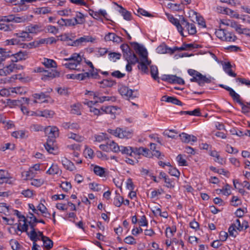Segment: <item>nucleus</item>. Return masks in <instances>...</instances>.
<instances>
[{
  "mask_svg": "<svg viewBox=\"0 0 250 250\" xmlns=\"http://www.w3.org/2000/svg\"><path fill=\"white\" fill-rule=\"evenodd\" d=\"M28 17L27 16H23L21 17H15L14 21L16 22H24L26 21H28Z\"/></svg>",
  "mask_w": 250,
  "mask_h": 250,
  "instance_id": "obj_61",
  "label": "nucleus"
},
{
  "mask_svg": "<svg viewBox=\"0 0 250 250\" xmlns=\"http://www.w3.org/2000/svg\"><path fill=\"white\" fill-rule=\"evenodd\" d=\"M9 177L8 172L2 169L0 170V184L3 183H8Z\"/></svg>",
  "mask_w": 250,
  "mask_h": 250,
  "instance_id": "obj_19",
  "label": "nucleus"
},
{
  "mask_svg": "<svg viewBox=\"0 0 250 250\" xmlns=\"http://www.w3.org/2000/svg\"><path fill=\"white\" fill-rule=\"evenodd\" d=\"M94 172L100 177L105 176V169L98 166H95L93 169Z\"/></svg>",
  "mask_w": 250,
  "mask_h": 250,
  "instance_id": "obj_24",
  "label": "nucleus"
},
{
  "mask_svg": "<svg viewBox=\"0 0 250 250\" xmlns=\"http://www.w3.org/2000/svg\"><path fill=\"white\" fill-rule=\"evenodd\" d=\"M236 224H231L229 228V233L230 236L236 237L238 233L236 230Z\"/></svg>",
  "mask_w": 250,
  "mask_h": 250,
  "instance_id": "obj_39",
  "label": "nucleus"
},
{
  "mask_svg": "<svg viewBox=\"0 0 250 250\" xmlns=\"http://www.w3.org/2000/svg\"><path fill=\"white\" fill-rule=\"evenodd\" d=\"M171 83H178L179 84H184L185 81L181 78L178 77L176 75H173V77L171 79Z\"/></svg>",
  "mask_w": 250,
  "mask_h": 250,
  "instance_id": "obj_42",
  "label": "nucleus"
},
{
  "mask_svg": "<svg viewBox=\"0 0 250 250\" xmlns=\"http://www.w3.org/2000/svg\"><path fill=\"white\" fill-rule=\"evenodd\" d=\"M62 163L64 167L70 171H73L75 168L74 164L65 158L62 160Z\"/></svg>",
  "mask_w": 250,
  "mask_h": 250,
  "instance_id": "obj_18",
  "label": "nucleus"
},
{
  "mask_svg": "<svg viewBox=\"0 0 250 250\" xmlns=\"http://www.w3.org/2000/svg\"><path fill=\"white\" fill-rule=\"evenodd\" d=\"M226 151L229 153H237L238 152V150L237 149L229 145H227L226 146Z\"/></svg>",
  "mask_w": 250,
  "mask_h": 250,
  "instance_id": "obj_62",
  "label": "nucleus"
},
{
  "mask_svg": "<svg viewBox=\"0 0 250 250\" xmlns=\"http://www.w3.org/2000/svg\"><path fill=\"white\" fill-rule=\"evenodd\" d=\"M188 73L190 75V76H195L197 77H202V74L201 73H200V72L195 70H193V69H188Z\"/></svg>",
  "mask_w": 250,
  "mask_h": 250,
  "instance_id": "obj_60",
  "label": "nucleus"
},
{
  "mask_svg": "<svg viewBox=\"0 0 250 250\" xmlns=\"http://www.w3.org/2000/svg\"><path fill=\"white\" fill-rule=\"evenodd\" d=\"M41 28V26L39 24H30L26 27L25 30L29 34V33L36 34L42 31Z\"/></svg>",
  "mask_w": 250,
  "mask_h": 250,
  "instance_id": "obj_11",
  "label": "nucleus"
},
{
  "mask_svg": "<svg viewBox=\"0 0 250 250\" xmlns=\"http://www.w3.org/2000/svg\"><path fill=\"white\" fill-rule=\"evenodd\" d=\"M126 188L130 190H133L134 188V185L131 178H128L127 180Z\"/></svg>",
  "mask_w": 250,
  "mask_h": 250,
  "instance_id": "obj_64",
  "label": "nucleus"
},
{
  "mask_svg": "<svg viewBox=\"0 0 250 250\" xmlns=\"http://www.w3.org/2000/svg\"><path fill=\"white\" fill-rule=\"evenodd\" d=\"M55 112L50 110L45 109L43 111V117L45 118H52Z\"/></svg>",
  "mask_w": 250,
  "mask_h": 250,
  "instance_id": "obj_53",
  "label": "nucleus"
},
{
  "mask_svg": "<svg viewBox=\"0 0 250 250\" xmlns=\"http://www.w3.org/2000/svg\"><path fill=\"white\" fill-rule=\"evenodd\" d=\"M71 59L77 64H80L81 62L82 61V59L80 54L77 53H74L71 56Z\"/></svg>",
  "mask_w": 250,
  "mask_h": 250,
  "instance_id": "obj_48",
  "label": "nucleus"
},
{
  "mask_svg": "<svg viewBox=\"0 0 250 250\" xmlns=\"http://www.w3.org/2000/svg\"><path fill=\"white\" fill-rule=\"evenodd\" d=\"M168 173L171 175L176 177H179L180 175V173L179 170L175 167H173L172 166H170V167H169L168 169Z\"/></svg>",
  "mask_w": 250,
  "mask_h": 250,
  "instance_id": "obj_45",
  "label": "nucleus"
},
{
  "mask_svg": "<svg viewBox=\"0 0 250 250\" xmlns=\"http://www.w3.org/2000/svg\"><path fill=\"white\" fill-rule=\"evenodd\" d=\"M74 22L76 24H82L85 21L84 16L81 12H77L76 17L74 18Z\"/></svg>",
  "mask_w": 250,
  "mask_h": 250,
  "instance_id": "obj_20",
  "label": "nucleus"
},
{
  "mask_svg": "<svg viewBox=\"0 0 250 250\" xmlns=\"http://www.w3.org/2000/svg\"><path fill=\"white\" fill-rule=\"evenodd\" d=\"M131 47L141 57L140 61H139L138 67L144 73L148 72L147 65H149L151 61H149L147 57L146 49L137 42H130Z\"/></svg>",
  "mask_w": 250,
  "mask_h": 250,
  "instance_id": "obj_1",
  "label": "nucleus"
},
{
  "mask_svg": "<svg viewBox=\"0 0 250 250\" xmlns=\"http://www.w3.org/2000/svg\"><path fill=\"white\" fill-rule=\"evenodd\" d=\"M150 74L153 79L157 80L158 83H160L159 78L158 76V70L156 66H150Z\"/></svg>",
  "mask_w": 250,
  "mask_h": 250,
  "instance_id": "obj_23",
  "label": "nucleus"
},
{
  "mask_svg": "<svg viewBox=\"0 0 250 250\" xmlns=\"http://www.w3.org/2000/svg\"><path fill=\"white\" fill-rule=\"evenodd\" d=\"M95 40V39L92 38L91 36H83L77 39L76 40L72 42V44H68L71 46H78L82 45L83 42H93Z\"/></svg>",
  "mask_w": 250,
  "mask_h": 250,
  "instance_id": "obj_5",
  "label": "nucleus"
},
{
  "mask_svg": "<svg viewBox=\"0 0 250 250\" xmlns=\"http://www.w3.org/2000/svg\"><path fill=\"white\" fill-rule=\"evenodd\" d=\"M198 45L197 44H193V43H189L187 44L186 43H184L182 46L179 47V50H186L188 49H192V48H197Z\"/></svg>",
  "mask_w": 250,
  "mask_h": 250,
  "instance_id": "obj_35",
  "label": "nucleus"
},
{
  "mask_svg": "<svg viewBox=\"0 0 250 250\" xmlns=\"http://www.w3.org/2000/svg\"><path fill=\"white\" fill-rule=\"evenodd\" d=\"M176 231V228L175 226L173 227L172 228H171L170 227H167L166 229V234L167 237H171L173 234L174 232H175Z\"/></svg>",
  "mask_w": 250,
  "mask_h": 250,
  "instance_id": "obj_41",
  "label": "nucleus"
},
{
  "mask_svg": "<svg viewBox=\"0 0 250 250\" xmlns=\"http://www.w3.org/2000/svg\"><path fill=\"white\" fill-rule=\"evenodd\" d=\"M55 142V139H48L44 145L46 150L50 153H53V150L55 149L54 147Z\"/></svg>",
  "mask_w": 250,
  "mask_h": 250,
  "instance_id": "obj_15",
  "label": "nucleus"
},
{
  "mask_svg": "<svg viewBox=\"0 0 250 250\" xmlns=\"http://www.w3.org/2000/svg\"><path fill=\"white\" fill-rule=\"evenodd\" d=\"M118 109H119V108H118L117 106H106L104 108V113L106 114H111L114 115Z\"/></svg>",
  "mask_w": 250,
  "mask_h": 250,
  "instance_id": "obj_33",
  "label": "nucleus"
},
{
  "mask_svg": "<svg viewBox=\"0 0 250 250\" xmlns=\"http://www.w3.org/2000/svg\"><path fill=\"white\" fill-rule=\"evenodd\" d=\"M237 39V37L231 32H227L226 36L224 38V41L226 42H234Z\"/></svg>",
  "mask_w": 250,
  "mask_h": 250,
  "instance_id": "obj_38",
  "label": "nucleus"
},
{
  "mask_svg": "<svg viewBox=\"0 0 250 250\" xmlns=\"http://www.w3.org/2000/svg\"><path fill=\"white\" fill-rule=\"evenodd\" d=\"M46 135L48 136V139H55L59 136V129L56 126H47L44 128Z\"/></svg>",
  "mask_w": 250,
  "mask_h": 250,
  "instance_id": "obj_2",
  "label": "nucleus"
},
{
  "mask_svg": "<svg viewBox=\"0 0 250 250\" xmlns=\"http://www.w3.org/2000/svg\"><path fill=\"white\" fill-rule=\"evenodd\" d=\"M107 145H108L109 150L115 152L119 151L120 146H119L115 142L108 141L107 142Z\"/></svg>",
  "mask_w": 250,
  "mask_h": 250,
  "instance_id": "obj_28",
  "label": "nucleus"
},
{
  "mask_svg": "<svg viewBox=\"0 0 250 250\" xmlns=\"http://www.w3.org/2000/svg\"><path fill=\"white\" fill-rule=\"evenodd\" d=\"M130 146L125 147L124 146H121L119 151H121L123 154H125L130 156H132V152H131Z\"/></svg>",
  "mask_w": 250,
  "mask_h": 250,
  "instance_id": "obj_43",
  "label": "nucleus"
},
{
  "mask_svg": "<svg viewBox=\"0 0 250 250\" xmlns=\"http://www.w3.org/2000/svg\"><path fill=\"white\" fill-rule=\"evenodd\" d=\"M6 104L11 107L15 106H20L22 104L21 100H11L7 99Z\"/></svg>",
  "mask_w": 250,
  "mask_h": 250,
  "instance_id": "obj_22",
  "label": "nucleus"
},
{
  "mask_svg": "<svg viewBox=\"0 0 250 250\" xmlns=\"http://www.w3.org/2000/svg\"><path fill=\"white\" fill-rule=\"evenodd\" d=\"M100 83L103 84L102 86L104 87H111L113 85L116 84V82L115 81L110 80V79H105L103 80L101 82H100Z\"/></svg>",
  "mask_w": 250,
  "mask_h": 250,
  "instance_id": "obj_30",
  "label": "nucleus"
},
{
  "mask_svg": "<svg viewBox=\"0 0 250 250\" xmlns=\"http://www.w3.org/2000/svg\"><path fill=\"white\" fill-rule=\"evenodd\" d=\"M98 100L95 101V103H97L98 102L100 103H103L105 101H116V98L114 96L112 97H109V96H101L98 97Z\"/></svg>",
  "mask_w": 250,
  "mask_h": 250,
  "instance_id": "obj_37",
  "label": "nucleus"
},
{
  "mask_svg": "<svg viewBox=\"0 0 250 250\" xmlns=\"http://www.w3.org/2000/svg\"><path fill=\"white\" fill-rule=\"evenodd\" d=\"M104 40L106 41H112L117 43H119L123 41V39L121 37L117 36L113 33H108L104 37Z\"/></svg>",
  "mask_w": 250,
  "mask_h": 250,
  "instance_id": "obj_10",
  "label": "nucleus"
},
{
  "mask_svg": "<svg viewBox=\"0 0 250 250\" xmlns=\"http://www.w3.org/2000/svg\"><path fill=\"white\" fill-rule=\"evenodd\" d=\"M93 150L92 149L89 148H86L84 151V154H85L86 157L88 156L90 159L93 158Z\"/></svg>",
  "mask_w": 250,
  "mask_h": 250,
  "instance_id": "obj_59",
  "label": "nucleus"
},
{
  "mask_svg": "<svg viewBox=\"0 0 250 250\" xmlns=\"http://www.w3.org/2000/svg\"><path fill=\"white\" fill-rule=\"evenodd\" d=\"M14 35L19 38L21 42L26 41H30L32 39L31 36L28 33V32H27L26 30L25 31H22L16 33Z\"/></svg>",
  "mask_w": 250,
  "mask_h": 250,
  "instance_id": "obj_12",
  "label": "nucleus"
},
{
  "mask_svg": "<svg viewBox=\"0 0 250 250\" xmlns=\"http://www.w3.org/2000/svg\"><path fill=\"white\" fill-rule=\"evenodd\" d=\"M169 47L165 44L160 45L156 49L157 52L160 54L169 53Z\"/></svg>",
  "mask_w": 250,
  "mask_h": 250,
  "instance_id": "obj_29",
  "label": "nucleus"
},
{
  "mask_svg": "<svg viewBox=\"0 0 250 250\" xmlns=\"http://www.w3.org/2000/svg\"><path fill=\"white\" fill-rule=\"evenodd\" d=\"M119 92L122 96H124L126 98H134L136 96L133 94V91L128 88L127 86H122L119 89Z\"/></svg>",
  "mask_w": 250,
  "mask_h": 250,
  "instance_id": "obj_6",
  "label": "nucleus"
},
{
  "mask_svg": "<svg viewBox=\"0 0 250 250\" xmlns=\"http://www.w3.org/2000/svg\"><path fill=\"white\" fill-rule=\"evenodd\" d=\"M189 28H187L188 34L190 35H194L196 33V27L193 23H191Z\"/></svg>",
  "mask_w": 250,
  "mask_h": 250,
  "instance_id": "obj_56",
  "label": "nucleus"
},
{
  "mask_svg": "<svg viewBox=\"0 0 250 250\" xmlns=\"http://www.w3.org/2000/svg\"><path fill=\"white\" fill-rule=\"evenodd\" d=\"M121 48L123 51V57L125 60L132 59L133 56H136L127 44H122Z\"/></svg>",
  "mask_w": 250,
  "mask_h": 250,
  "instance_id": "obj_3",
  "label": "nucleus"
},
{
  "mask_svg": "<svg viewBox=\"0 0 250 250\" xmlns=\"http://www.w3.org/2000/svg\"><path fill=\"white\" fill-rule=\"evenodd\" d=\"M190 80L191 82L197 83L200 86H203L205 83H208L211 82V80L210 79L207 78L206 76H204L203 75L202 78L195 76L191 78Z\"/></svg>",
  "mask_w": 250,
  "mask_h": 250,
  "instance_id": "obj_9",
  "label": "nucleus"
},
{
  "mask_svg": "<svg viewBox=\"0 0 250 250\" xmlns=\"http://www.w3.org/2000/svg\"><path fill=\"white\" fill-rule=\"evenodd\" d=\"M43 183V181L41 179H34L32 180L31 184L37 187L41 186Z\"/></svg>",
  "mask_w": 250,
  "mask_h": 250,
  "instance_id": "obj_52",
  "label": "nucleus"
},
{
  "mask_svg": "<svg viewBox=\"0 0 250 250\" xmlns=\"http://www.w3.org/2000/svg\"><path fill=\"white\" fill-rule=\"evenodd\" d=\"M60 187L65 191L67 192L71 188L72 186L69 182H63L60 185Z\"/></svg>",
  "mask_w": 250,
  "mask_h": 250,
  "instance_id": "obj_44",
  "label": "nucleus"
},
{
  "mask_svg": "<svg viewBox=\"0 0 250 250\" xmlns=\"http://www.w3.org/2000/svg\"><path fill=\"white\" fill-rule=\"evenodd\" d=\"M27 52L25 51V52H22L21 51H19V52L16 53L15 54H11V55H10V54H8V55H6V56H16V60L15 61H18V60H21L22 59H25V57L26 56H27Z\"/></svg>",
  "mask_w": 250,
  "mask_h": 250,
  "instance_id": "obj_32",
  "label": "nucleus"
},
{
  "mask_svg": "<svg viewBox=\"0 0 250 250\" xmlns=\"http://www.w3.org/2000/svg\"><path fill=\"white\" fill-rule=\"evenodd\" d=\"M223 24L225 23L223 22ZM228 26H230L231 27L235 29V31L237 32L239 34L244 33V31H249V29L247 28L242 29L241 28V25L240 24H238L237 22L233 21H229L226 23H225Z\"/></svg>",
  "mask_w": 250,
  "mask_h": 250,
  "instance_id": "obj_8",
  "label": "nucleus"
},
{
  "mask_svg": "<svg viewBox=\"0 0 250 250\" xmlns=\"http://www.w3.org/2000/svg\"><path fill=\"white\" fill-rule=\"evenodd\" d=\"M12 136L16 138H23L25 136V132L22 130L14 131Z\"/></svg>",
  "mask_w": 250,
  "mask_h": 250,
  "instance_id": "obj_46",
  "label": "nucleus"
},
{
  "mask_svg": "<svg viewBox=\"0 0 250 250\" xmlns=\"http://www.w3.org/2000/svg\"><path fill=\"white\" fill-rule=\"evenodd\" d=\"M131 132L126 131L125 130H123L121 128V131L120 133H119V138H129L130 137L131 135Z\"/></svg>",
  "mask_w": 250,
  "mask_h": 250,
  "instance_id": "obj_47",
  "label": "nucleus"
},
{
  "mask_svg": "<svg viewBox=\"0 0 250 250\" xmlns=\"http://www.w3.org/2000/svg\"><path fill=\"white\" fill-rule=\"evenodd\" d=\"M162 100L178 105H182L183 104L182 103L180 100L174 97L164 96L162 97Z\"/></svg>",
  "mask_w": 250,
  "mask_h": 250,
  "instance_id": "obj_16",
  "label": "nucleus"
},
{
  "mask_svg": "<svg viewBox=\"0 0 250 250\" xmlns=\"http://www.w3.org/2000/svg\"><path fill=\"white\" fill-rule=\"evenodd\" d=\"M27 223H28V225L31 229V231L30 232V233H28V236L30 239H33L35 238L34 237L37 236V232L35 229L36 224L32 223V220L28 221Z\"/></svg>",
  "mask_w": 250,
  "mask_h": 250,
  "instance_id": "obj_17",
  "label": "nucleus"
},
{
  "mask_svg": "<svg viewBox=\"0 0 250 250\" xmlns=\"http://www.w3.org/2000/svg\"><path fill=\"white\" fill-rule=\"evenodd\" d=\"M181 141L185 143H188L190 141L196 142L197 141V137L194 135H190L186 133L183 132L179 134Z\"/></svg>",
  "mask_w": 250,
  "mask_h": 250,
  "instance_id": "obj_7",
  "label": "nucleus"
},
{
  "mask_svg": "<svg viewBox=\"0 0 250 250\" xmlns=\"http://www.w3.org/2000/svg\"><path fill=\"white\" fill-rule=\"evenodd\" d=\"M123 203V197L119 194H117L114 198L113 204L115 206L120 207Z\"/></svg>",
  "mask_w": 250,
  "mask_h": 250,
  "instance_id": "obj_36",
  "label": "nucleus"
},
{
  "mask_svg": "<svg viewBox=\"0 0 250 250\" xmlns=\"http://www.w3.org/2000/svg\"><path fill=\"white\" fill-rule=\"evenodd\" d=\"M68 138L72 139L79 142H82L83 140V137L73 133H71L70 135L68 136Z\"/></svg>",
  "mask_w": 250,
  "mask_h": 250,
  "instance_id": "obj_50",
  "label": "nucleus"
},
{
  "mask_svg": "<svg viewBox=\"0 0 250 250\" xmlns=\"http://www.w3.org/2000/svg\"><path fill=\"white\" fill-rule=\"evenodd\" d=\"M111 75H112V76H113L114 77H115V78H117L118 79H120V78H123L124 77H125V74L121 73L119 70H116V71H115L112 72Z\"/></svg>",
  "mask_w": 250,
  "mask_h": 250,
  "instance_id": "obj_57",
  "label": "nucleus"
},
{
  "mask_svg": "<svg viewBox=\"0 0 250 250\" xmlns=\"http://www.w3.org/2000/svg\"><path fill=\"white\" fill-rule=\"evenodd\" d=\"M79 64L75 62L66 63L64 64L66 68L72 70H77V66Z\"/></svg>",
  "mask_w": 250,
  "mask_h": 250,
  "instance_id": "obj_55",
  "label": "nucleus"
},
{
  "mask_svg": "<svg viewBox=\"0 0 250 250\" xmlns=\"http://www.w3.org/2000/svg\"><path fill=\"white\" fill-rule=\"evenodd\" d=\"M187 114L192 116H200V110L199 108H196L193 111H187Z\"/></svg>",
  "mask_w": 250,
  "mask_h": 250,
  "instance_id": "obj_54",
  "label": "nucleus"
},
{
  "mask_svg": "<svg viewBox=\"0 0 250 250\" xmlns=\"http://www.w3.org/2000/svg\"><path fill=\"white\" fill-rule=\"evenodd\" d=\"M42 63L47 68H56L57 66L56 62L51 59L44 58Z\"/></svg>",
  "mask_w": 250,
  "mask_h": 250,
  "instance_id": "obj_21",
  "label": "nucleus"
},
{
  "mask_svg": "<svg viewBox=\"0 0 250 250\" xmlns=\"http://www.w3.org/2000/svg\"><path fill=\"white\" fill-rule=\"evenodd\" d=\"M60 171L58 165L52 164L46 172L49 174H58Z\"/></svg>",
  "mask_w": 250,
  "mask_h": 250,
  "instance_id": "obj_27",
  "label": "nucleus"
},
{
  "mask_svg": "<svg viewBox=\"0 0 250 250\" xmlns=\"http://www.w3.org/2000/svg\"><path fill=\"white\" fill-rule=\"evenodd\" d=\"M130 149L131 152H132V153H133L134 154H137L138 155H143L147 157V154L146 153H143V151H146V150L144 149V147H140L139 148L131 147H130Z\"/></svg>",
  "mask_w": 250,
  "mask_h": 250,
  "instance_id": "obj_25",
  "label": "nucleus"
},
{
  "mask_svg": "<svg viewBox=\"0 0 250 250\" xmlns=\"http://www.w3.org/2000/svg\"><path fill=\"white\" fill-rule=\"evenodd\" d=\"M42 241L43 243L44 248L47 250H49L53 246V242L48 237L45 238Z\"/></svg>",
  "mask_w": 250,
  "mask_h": 250,
  "instance_id": "obj_31",
  "label": "nucleus"
},
{
  "mask_svg": "<svg viewBox=\"0 0 250 250\" xmlns=\"http://www.w3.org/2000/svg\"><path fill=\"white\" fill-rule=\"evenodd\" d=\"M124 241L125 243L130 244V245H133L136 244V241L135 240V239L133 237L131 236H129L126 237L125 240Z\"/></svg>",
  "mask_w": 250,
  "mask_h": 250,
  "instance_id": "obj_58",
  "label": "nucleus"
},
{
  "mask_svg": "<svg viewBox=\"0 0 250 250\" xmlns=\"http://www.w3.org/2000/svg\"><path fill=\"white\" fill-rule=\"evenodd\" d=\"M169 21L174 25H175L178 31L180 32V34L182 36H185L183 34V28L181 24H180L179 21L173 17V16H171V17H169Z\"/></svg>",
  "mask_w": 250,
  "mask_h": 250,
  "instance_id": "obj_13",
  "label": "nucleus"
},
{
  "mask_svg": "<svg viewBox=\"0 0 250 250\" xmlns=\"http://www.w3.org/2000/svg\"><path fill=\"white\" fill-rule=\"evenodd\" d=\"M60 76V73L56 70H51L50 71L46 70L42 75L41 79L43 81H49Z\"/></svg>",
  "mask_w": 250,
  "mask_h": 250,
  "instance_id": "obj_4",
  "label": "nucleus"
},
{
  "mask_svg": "<svg viewBox=\"0 0 250 250\" xmlns=\"http://www.w3.org/2000/svg\"><path fill=\"white\" fill-rule=\"evenodd\" d=\"M132 59H128L127 60H125L127 62V64L126 65V70L128 72H131L132 71V67L131 65H134L137 62H139V59L137 58V56H133Z\"/></svg>",
  "mask_w": 250,
  "mask_h": 250,
  "instance_id": "obj_14",
  "label": "nucleus"
},
{
  "mask_svg": "<svg viewBox=\"0 0 250 250\" xmlns=\"http://www.w3.org/2000/svg\"><path fill=\"white\" fill-rule=\"evenodd\" d=\"M174 133L175 134H177V133L175 131V130L171 129V130H166L164 132L163 134L165 136H167L168 138H175V135L172 134V133Z\"/></svg>",
  "mask_w": 250,
  "mask_h": 250,
  "instance_id": "obj_51",
  "label": "nucleus"
},
{
  "mask_svg": "<svg viewBox=\"0 0 250 250\" xmlns=\"http://www.w3.org/2000/svg\"><path fill=\"white\" fill-rule=\"evenodd\" d=\"M46 30L48 32L53 34H56L58 32V29L55 26L50 25L46 27Z\"/></svg>",
  "mask_w": 250,
  "mask_h": 250,
  "instance_id": "obj_63",
  "label": "nucleus"
},
{
  "mask_svg": "<svg viewBox=\"0 0 250 250\" xmlns=\"http://www.w3.org/2000/svg\"><path fill=\"white\" fill-rule=\"evenodd\" d=\"M121 9L119 12L121 13L122 15L123 16L124 19L125 20L130 21L131 20V13L127 11L122 6H120Z\"/></svg>",
  "mask_w": 250,
  "mask_h": 250,
  "instance_id": "obj_26",
  "label": "nucleus"
},
{
  "mask_svg": "<svg viewBox=\"0 0 250 250\" xmlns=\"http://www.w3.org/2000/svg\"><path fill=\"white\" fill-rule=\"evenodd\" d=\"M228 91L229 92V95L232 97L233 100L236 101L239 104V101H241L240 95L236 93L232 88L230 89H228Z\"/></svg>",
  "mask_w": 250,
  "mask_h": 250,
  "instance_id": "obj_34",
  "label": "nucleus"
},
{
  "mask_svg": "<svg viewBox=\"0 0 250 250\" xmlns=\"http://www.w3.org/2000/svg\"><path fill=\"white\" fill-rule=\"evenodd\" d=\"M227 32L224 29H218L215 32L216 36L222 41H224L225 36H226Z\"/></svg>",
  "mask_w": 250,
  "mask_h": 250,
  "instance_id": "obj_40",
  "label": "nucleus"
},
{
  "mask_svg": "<svg viewBox=\"0 0 250 250\" xmlns=\"http://www.w3.org/2000/svg\"><path fill=\"white\" fill-rule=\"evenodd\" d=\"M176 160L181 166H186L188 165L187 161L183 158L181 154H179L177 156Z\"/></svg>",
  "mask_w": 250,
  "mask_h": 250,
  "instance_id": "obj_49",
  "label": "nucleus"
}]
</instances>
